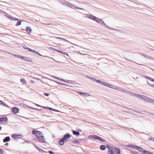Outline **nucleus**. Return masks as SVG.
<instances>
[{"mask_svg": "<svg viewBox=\"0 0 154 154\" xmlns=\"http://www.w3.org/2000/svg\"><path fill=\"white\" fill-rule=\"evenodd\" d=\"M85 17L87 18L92 20H93L95 21L97 23L104 26V27L109 29H110L113 30H116V29L112 28L109 26L106 25L101 19L97 18L96 17L92 15L91 14H86Z\"/></svg>", "mask_w": 154, "mask_h": 154, "instance_id": "nucleus-1", "label": "nucleus"}, {"mask_svg": "<svg viewBox=\"0 0 154 154\" xmlns=\"http://www.w3.org/2000/svg\"><path fill=\"white\" fill-rule=\"evenodd\" d=\"M32 134H35L36 137L39 141L43 143H46L45 139L42 132L38 131H36L34 130L32 131Z\"/></svg>", "mask_w": 154, "mask_h": 154, "instance_id": "nucleus-2", "label": "nucleus"}, {"mask_svg": "<svg viewBox=\"0 0 154 154\" xmlns=\"http://www.w3.org/2000/svg\"><path fill=\"white\" fill-rule=\"evenodd\" d=\"M97 83H100L104 86H106L115 90H116L118 91L121 90V88L117 86H115L110 84L106 82H101L99 80H98V81H97Z\"/></svg>", "mask_w": 154, "mask_h": 154, "instance_id": "nucleus-3", "label": "nucleus"}, {"mask_svg": "<svg viewBox=\"0 0 154 154\" xmlns=\"http://www.w3.org/2000/svg\"><path fill=\"white\" fill-rule=\"evenodd\" d=\"M70 136L69 134H65L63 138L61 139L59 141V143L60 145H63L64 143L67 141L69 139Z\"/></svg>", "mask_w": 154, "mask_h": 154, "instance_id": "nucleus-4", "label": "nucleus"}, {"mask_svg": "<svg viewBox=\"0 0 154 154\" xmlns=\"http://www.w3.org/2000/svg\"><path fill=\"white\" fill-rule=\"evenodd\" d=\"M137 97L139 98H141L147 102L151 103L154 104V100L151 98L147 97L143 95L141 96L138 95Z\"/></svg>", "mask_w": 154, "mask_h": 154, "instance_id": "nucleus-5", "label": "nucleus"}, {"mask_svg": "<svg viewBox=\"0 0 154 154\" xmlns=\"http://www.w3.org/2000/svg\"><path fill=\"white\" fill-rule=\"evenodd\" d=\"M88 138L89 139H91L92 138H93L95 139H97L102 142H104L105 141V140L103 138H100V137L95 135H90L88 136Z\"/></svg>", "mask_w": 154, "mask_h": 154, "instance_id": "nucleus-6", "label": "nucleus"}, {"mask_svg": "<svg viewBox=\"0 0 154 154\" xmlns=\"http://www.w3.org/2000/svg\"><path fill=\"white\" fill-rule=\"evenodd\" d=\"M60 3L63 5H64L65 6H67L68 7H70L71 4L69 2H68L66 1H60Z\"/></svg>", "mask_w": 154, "mask_h": 154, "instance_id": "nucleus-7", "label": "nucleus"}, {"mask_svg": "<svg viewBox=\"0 0 154 154\" xmlns=\"http://www.w3.org/2000/svg\"><path fill=\"white\" fill-rule=\"evenodd\" d=\"M108 149V154H114V152L113 151V149L112 147H107Z\"/></svg>", "mask_w": 154, "mask_h": 154, "instance_id": "nucleus-8", "label": "nucleus"}, {"mask_svg": "<svg viewBox=\"0 0 154 154\" xmlns=\"http://www.w3.org/2000/svg\"><path fill=\"white\" fill-rule=\"evenodd\" d=\"M11 111L14 113L17 114L19 112V109L16 107H13L11 109Z\"/></svg>", "mask_w": 154, "mask_h": 154, "instance_id": "nucleus-9", "label": "nucleus"}, {"mask_svg": "<svg viewBox=\"0 0 154 154\" xmlns=\"http://www.w3.org/2000/svg\"><path fill=\"white\" fill-rule=\"evenodd\" d=\"M69 8H71L73 9H75L76 8H77L78 9H81V10H84L82 8L77 7L75 5L72 4H71Z\"/></svg>", "mask_w": 154, "mask_h": 154, "instance_id": "nucleus-10", "label": "nucleus"}, {"mask_svg": "<svg viewBox=\"0 0 154 154\" xmlns=\"http://www.w3.org/2000/svg\"><path fill=\"white\" fill-rule=\"evenodd\" d=\"M21 134L18 135L16 134H13L12 136V137L14 139L21 137Z\"/></svg>", "mask_w": 154, "mask_h": 154, "instance_id": "nucleus-11", "label": "nucleus"}, {"mask_svg": "<svg viewBox=\"0 0 154 154\" xmlns=\"http://www.w3.org/2000/svg\"><path fill=\"white\" fill-rule=\"evenodd\" d=\"M134 149H137L139 151L142 152L143 151V149H142V148L140 146H134Z\"/></svg>", "mask_w": 154, "mask_h": 154, "instance_id": "nucleus-12", "label": "nucleus"}, {"mask_svg": "<svg viewBox=\"0 0 154 154\" xmlns=\"http://www.w3.org/2000/svg\"><path fill=\"white\" fill-rule=\"evenodd\" d=\"M114 151L116 153V154H121V151L119 148H115Z\"/></svg>", "mask_w": 154, "mask_h": 154, "instance_id": "nucleus-13", "label": "nucleus"}, {"mask_svg": "<svg viewBox=\"0 0 154 154\" xmlns=\"http://www.w3.org/2000/svg\"><path fill=\"white\" fill-rule=\"evenodd\" d=\"M10 138L9 137H7L3 139V141L4 143H6L9 141Z\"/></svg>", "mask_w": 154, "mask_h": 154, "instance_id": "nucleus-14", "label": "nucleus"}, {"mask_svg": "<svg viewBox=\"0 0 154 154\" xmlns=\"http://www.w3.org/2000/svg\"><path fill=\"white\" fill-rule=\"evenodd\" d=\"M63 82L68 83L69 84H73V81H72L69 80H66L63 79Z\"/></svg>", "mask_w": 154, "mask_h": 154, "instance_id": "nucleus-15", "label": "nucleus"}, {"mask_svg": "<svg viewBox=\"0 0 154 154\" xmlns=\"http://www.w3.org/2000/svg\"><path fill=\"white\" fill-rule=\"evenodd\" d=\"M34 146L35 147L36 149L38 150L40 152H42V151L44 152V150H43L42 149H41L40 148L37 146V145H35V144H34Z\"/></svg>", "mask_w": 154, "mask_h": 154, "instance_id": "nucleus-16", "label": "nucleus"}, {"mask_svg": "<svg viewBox=\"0 0 154 154\" xmlns=\"http://www.w3.org/2000/svg\"><path fill=\"white\" fill-rule=\"evenodd\" d=\"M56 38L57 39H61V40H63V41H66L67 42H69L71 43L72 44V45L73 44V43H72L71 42H69L68 40H67L66 39H65L64 38H60V37H56Z\"/></svg>", "mask_w": 154, "mask_h": 154, "instance_id": "nucleus-17", "label": "nucleus"}, {"mask_svg": "<svg viewBox=\"0 0 154 154\" xmlns=\"http://www.w3.org/2000/svg\"><path fill=\"white\" fill-rule=\"evenodd\" d=\"M8 119L7 117L0 118V122L3 121L6 122L7 121Z\"/></svg>", "mask_w": 154, "mask_h": 154, "instance_id": "nucleus-18", "label": "nucleus"}, {"mask_svg": "<svg viewBox=\"0 0 154 154\" xmlns=\"http://www.w3.org/2000/svg\"><path fill=\"white\" fill-rule=\"evenodd\" d=\"M86 77H87L88 78L90 79H91L92 81H93L96 82H97V81H98V80H96L94 78L88 76H86Z\"/></svg>", "mask_w": 154, "mask_h": 154, "instance_id": "nucleus-19", "label": "nucleus"}, {"mask_svg": "<svg viewBox=\"0 0 154 154\" xmlns=\"http://www.w3.org/2000/svg\"><path fill=\"white\" fill-rule=\"evenodd\" d=\"M100 148L101 150H105L106 149V147L104 145H101L100 146Z\"/></svg>", "mask_w": 154, "mask_h": 154, "instance_id": "nucleus-20", "label": "nucleus"}, {"mask_svg": "<svg viewBox=\"0 0 154 154\" xmlns=\"http://www.w3.org/2000/svg\"><path fill=\"white\" fill-rule=\"evenodd\" d=\"M73 134L74 135H76V136H79L80 134L79 132H77V131H73Z\"/></svg>", "mask_w": 154, "mask_h": 154, "instance_id": "nucleus-21", "label": "nucleus"}, {"mask_svg": "<svg viewBox=\"0 0 154 154\" xmlns=\"http://www.w3.org/2000/svg\"><path fill=\"white\" fill-rule=\"evenodd\" d=\"M17 21H18V22L16 24V26H18L20 25L21 23V21H20V20L19 19V20Z\"/></svg>", "mask_w": 154, "mask_h": 154, "instance_id": "nucleus-22", "label": "nucleus"}, {"mask_svg": "<svg viewBox=\"0 0 154 154\" xmlns=\"http://www.w3.org/2000/svg\"><path fill=\"white\" fill-rule=\"evenodd\" d=\"M142 55L143 56H144V57H146V58H147V59H151V57L149 56V55H146L145 54H142Z\"/></svg>", "mask_w": 154, "mask_h": 154, "instance_id": "nucleus-23", "label": "nucleus"}, {"mask_svg": "<svg viewBox=\"0 0 154 154\" xmlns=\"http://www.w3.org/2000/svg\"><path fill=\"white\" fill-rule=\"evenodd\" d=\"M20 81L21 82L23 83V84L25 85L26 84V82L24 79H21Z\"/></svg>", "mask_w": 154, "mask_h": 154, "instance_id": "nucleus-24", "label": "nucleus"}, {"mask_svg": "<svg viewBox=\"0 0 154 154\" xmlns=\"http://www.w3.org/2000/svg\"><path fill=\"white\" fill-rule=\"evenodd\" d=\"M29 51H31L33 53L35 54H37L38 53V52H37L35 51L31 50L30 49H29Z\"/></svg>", "mask_w": 154, "mask_h": 154, "instance_id": "nucleus-25", "label": "nucleus"}, {"mask_svg": "<svg viewBox=\"0 0 154 154\" xmlns=\"http://www.w3.org/2000/svg\"><path fill=\"white\" fill-rule=\"evenodd\" d=\"M11 20H19V19L15 18L14 17H11L10 18Z\"/></svg>", "mask_w": 154, "mask_h": 154, "instance_id": "nucleus-26", "label": "nucleus"}, {"mask_svg": "<svg viewBox=\"0 0 154 154\" xmlns=\"http://www.w3.org/2000/svg\"><path fill=\"white\" fill-rule=\"evenodd\" d=\"M72 143H73L78 144L79 143V141L77 140H75L72 141Z\"/></svg>", "mask_w": 154, "mask_h": 154, "instance_id": "nucleus-27", "label": "nucleus"}, {"mask_svg": "<svg viewBox=\"0 0 154 154\" xmlns=\"http://www.w3.org/2000/svg\"><path fill=\"white\" fill-rule=\"evenodd\" d=\"M21 59L24 60H25L27 61H28V59L26 57L22 56V57Z\"/></svg>", "mask_w": 154, "mask_h": 154, "instance_id": "nucleus-28", "label": "nucleus"}, {"mask_svg": "<svg viewBox=\"0 0 154 154\" xmlns=\"http://www.w3.org/2000/svg\"><path fill=\"white\" fill-rule=\"evenodd\" d=\"M142 152H143V154H146V153H149V151L143 150Z\"/></svg>", "mask_w": 154, "mask_h": 154, "instance_id": "nucleus-29", "label": "nucleus"}, {"mask_svg": "<svg viewBox=\"0 0 154 154\" xmlns=\"http://www.w3.org/2000/svg\"><path fill=\"white\" fill-rule=\"evenodd\" d=\"M14 56L20 58L21 59V58L22 57V56H21L19 55H15Z\"/></svg>", "mask_w": 154, "mask_h": 154, "instance_id": "nucleus-30", "label": "nucleus"}, {"mask_svg": "<svg viewBox=\"0 0 154 154\" xmlns=\"http://www.w3.org/2000/svg\"><path fill=\"white\" fill-rule=\"evenodd\" d=\"M145 78L148 79L150 81H152V78L149 77H148V76H145Z\"/></svg>", "mask_w": 154, "mask_h": 154, "instance_id": "nucleus-31", "label": "nucleus"}, {"mask_svg": "<svg viewBox=\"0 0 154 154\" xmlns=\"http://www.w3.org/2000/svg\"><path fill=\"white\" fill-rule=\"evenodd\" d=\"M76 1L77 2H78L79 3H83V2H82L83 0H76Z\"/></svg>", "mask_w": 154, "mask_h": 154, "instance_id": "nucleus-32", "label": "nucleus"}, {"mask_svg": "<svg viewBox=\"0 0 154 154\" xmlns=\"http://www.w3.org/2000/svg\"><path fill=\"white\" fill-rule=\"evenodd\" d=\"M49 49L53 51H55L56 50V49H54L52 47L49 48Z\"/></svg>", "mask_w": 154, "mask_h": 154, "instance_id": "nucleus-33", "label": "nucleus"}, {"mask_svg": "<svg viewBox=\"0 0 154 154\" xmlns=\"http://www.w3.org/2000/svg\"><path fill=\"white\" fill-rule=\"evenodd\" d=\"M131 153L133 154H138L137 153V152H136L133 151H131L130 152Z\"/></svg>", "mask_w": 154, "mask_h": 154, "instance_id": "nucleus-34", "label": "nucleus"}, {"mask_svg": "<svg viewBox=\"0 0 154 154\" xmlns=\"http://www.w3.org/2000/svg\"><path fill=\"white\" fill-rule=\"evenodd\" d=\"M83 95H85V96H90V95L87 93H83Z\"/></svg>", "mask_w": 154, "mask_h": 154, "instance_id": "nucleus-35", "label": "nucleus"}, {"mask_svg": "<svg viewBox=\"0 0 154 154\" xmlns=\"http://www.w3.org/2000/svg\"><path fill=\"white\" fill-rule=\"evenodd\" d=\"M43 108H46L47 109H49L50 110H52V108H50L48 107H43Z\"/></svg>", "mask_w": 154, "mask_h": 154, "instance_id": "nucleus-36", "label": "nucleus"}, {"mask_svg": "<svg viewBox=\"0 0 154 154\" xmlns=\"http://www.w3.org/2000/svg\"><path fill=\"white\" fill-rule=\"evenodd\" d=\"M56 79H58L59 80L62 81H63V79H60V78L57 77H56Z\"/></svg>", "mask_w": 154, "mask_h": 154, "instance_id": "nucleus-37", "label": "nucleus"}, {"mask_svg": "<svg viewBox=\"0 0 154 154\" xmlns=\"http://www.w3.org/2000/svg\"><path fill=\"white\" fill-rule=\"evenodd\" d=\"M3 150L1 149H0V154H3Z\"/></svg>", "mask_w": 154, "mask_h": 154, "instance_id": "nucleus-38", "label": "nucleus"}, {"mask_svg": "<svg viewBox=\"0 0 154 154\" xmlns=\"http://www.w3.org/2000/svg\"><path fill=\"white\" fill-rule=\"evenodd\" d=\"M49 153L51 154H54V152L51 151H49L48 152Z\"/></svg>", "mask_w": 154, "mask_h": 154, "instance_id": "nucleus-39", "label": "nucleus"}, {"mask_svg": "<svg viewBox=\"0 0 154 154\" xmlns=\"http://www.w3.org/2000/svg\"><path fill=\"white\" fill-rule=\"evenodd\" d=\"M62 53L63 54H65L69 57V55L67 53H66L63 52Z\"/></svg>", "mask_w": 154, "mask_h": 154, "instance_id": "nucleus-40", "label": "nucleus"}, {"mask_svg": "<svg viewBox=\"0 0 154 154\" xmlns=\"http://www.w3.org/2000/svg\"><path fill=\"white\" fill-rule=\"evenodd\" d=\"M44 95H45V96H48L49 95V94L47 93H44Z\"/></svg>", "mask_w": 154, "mask_h": 154, "instance_id": "nucleus-41", "label": "nucleus"}, {"mask_svg": "<svg viewBox=\"0 0 154 154\" xmlns=\"http://www.w3.org/2000/svg\"><path fill=\"white\" fill-rule=\"evenodd\" d=\"M129 146V147H134V146H132L131 145V144H129L128 145V146Z\"/></svg>", "mask_w": 154, "mask_h": 154, "instance_id": "nucleus-42", "label": "nucleus"}, {"mask_svg": "<svg viewBox=\"0 0 154 154\" xmlns=\"http://www.w3.org/2000/svg\"><path fill=\"white\" fill-rule=\"evenodd\" d=\"M55 82H56L57 84L60 85V83L59 82H57V81H55Z\"/></svg>", "mask_w": 154, "mask_h": 154, "instance_id": "nucleus-43", "label": "nucleus"}, {"mask_svg": "<svg viewBox=\"0 0 154 154\" xmlns=\"http://www.w3.org/2000/svg\"><path fill=\"white\" fill-rule=\"evenodd\" d=\"M55 51H57L59 52H60V53H62L63 52L61 51H59V50H56Z\"/></svg>", "mask_w": 154, "mask_h": 154, "instance_id": "nucleus-44", "label": "nucleus"}, {"mask_svg": "<svg viewBox=\"0 0 154 154\" xmlns=\"http://www.w3.org/2000/svg\"><path fill=\"white\" fill-rule=\"evenodd\" d=\"M148 140H154V138H149L148 139Z\"/></svg>", "mask_w": 154, "mask_h": 154, "instance_id": "nucleus-45", "label": "nucleus"}, {"mask_svg": "<svg viewBox=\"0 0 154 154\" xmlns=\"http://www.w3.org/2000/svg\"><path fill=\"white\" fill-rule=\"evenodd\" d=\"M52 110L54 111H57V112H59V111L58 110H57L56 109H52Z\"/></svg>", "mask_w": 154, "mask_h": 154, "instance_id": "nucleus-46", "label": "nucleus"}, {"mask_svg": "<svg viewBox=\"0 0 154 154\" xmlns=\"http://www.w3.org/2000/svg\"><path fill=\"white\" fill-rule=\"evenodd\" d=\"M37 54H38L40 56H42V55L41 54H39L38 52V53Z\"/></svg>", "mask_w": 154, "mask_h": 154, "instance_id": "nucleus-47", "label": "nucleus"}, {"mask_svg": "<svg viewBox=\"0 0 154 154\" xmlns=\"http://www.w3.org/2000/svg\"><path fill=\"white\" fill-rule=\"evenodd\" d=\"M31 82H32V83H35V82L34 81H31Z\"/></svg>", "mask_w": 154, "mask_h": 154, "instance_id": "nucleus-48", "label": "nucleus"}, {"mask_svg": "<svg viewBox=\"0 0 154 154\" xmlns=\"http://www.w3.org/2000/svg\"><path fill=\"white\" fill-rule=\"evenodd\" d=\"M60 85H66L63 83H60Z\"/></svg>", "mask_w": 154, "mask_h": 154, "instance_id": "nucleus-49", "label": "nucleus"}, {"mask_svg": "<svg viewBox=\"0 0 154 154\" xmlns=\"http://www.w3.org/2000/svg\"><path fill=\"white\" fill-rule=\"evenodd\" d=\"M26 28H27V30L28 31V30L29 29V27H27Z\"/></svg>", "mask_w": 154, "mask_h": 154, "instance_id": "nucleus-50", "label": "nucleus"}, {"mask_svg": "<svg viewBox=\"0 0 154 154\" xmlns=\"http://www.w3.org/2000/svg\"><path fill=\"white\" fill-rule=\"evenodd\" d=\"M148 154H153V153L152 152H149V153H148Z\"/></svg>", "mask_w": 154, "mask_h": 154, "instance_id": "nucleus-51", "label": "nucleus"}, {"mask_svg": "<svg viewBox=\"0 0 154 154\" xmlns=\"http://www.w3.org/2000/svg\"><path fill=\"white\" fill-rule=\"evenodd\" d=\"M53 78H56V77H57L55 76H53Z\"/></svg>", "mask_w": 154, "mask_h": 154, "instance_id": "nucleus-52", "label": "nucleus"}, {"mask_svg": "<svg viewBox=\"0 0 154 154\" xmlns=\"http://www.w3.org/2000/svg\"><path fill=\"white\" fill-rule=\"evenodd\" d=\"M151 81L154 82V79H153L152 78V81Z\"/></svg>", "mask_w": 154, "mask_h": 154, "instance_id": "nucleus-53", "label": "nucleus"}, {"mask_svg": "<svg viewBox=\"0 0 154 154\" xmlns=\"http://www.w3.org/2000/svg\"><path fill=\"white\" fill-rule=\"evenodd\" d=\"M29 32H31V30H32V29L30 28H29Z\"/></svg>", "mask_w": 154, "mask_h": 154, "instance_id": "nucleus-54", "label": "nucleus"}, {"mask_svg": "<svg viewBox=\"0 0 154 154\" xmlns=\"http://www.w3.org/2000/svg\"><path fill=\"white\" fill-rule=\"evenodd\" d=\"M149 85H150L151 86H152V87H153V86H154V85H151L150 84H149Z\"/></svg>", "mask_w": 154, "mask_h": 154, "instance_id": "nucleus-55", "label": "nucleus"}, {"mask_svg": "<svg viewBox=\"0 0 154 154\" xmlns=\"http://www.w3.org/2000/svg\"><path fill=\"white\" fill-rule=\"evenodd\" d=\"M79 93L80 94H83V93H82V92H79Z\"/></svg>", "mask_w": 154, "mask_h": 154, "instance_id": "nucleus-56", "label": "nucleus"}, {"mask_svg": "<svg viewBox=\"0 0 154 154\" xmlns=\"http://www.w3.org/2000/svg\"><path fill=\"white\" fill-rule=\"evenodd\" d=\"M1 129H2V127L1 126H0V131L1 130Z\"/></svg>", "mask_w": 154, "mask_h": 154, "instance_id": "nucleus-57", "label": "nucleus"}, {"mask_svg": "<svg viewBox=\"0 0 154 154\" xmlns=\"http://www.w3.org/2000/svg\"><path fill=\"white\" fill-rule=\"evenodd\" d=\"M5 145H6V146H7L8 145V143H6Z\"/></svg>", "mask_w": 154, "mask_h": 154, "instance_id": "nucleus-58", "label": "nucleus"}, {"mask_svg": "<svg viewBox=\"0 0 154 154\" xmlns=\"http://www.w3.org/2000/svg\"><path fill=\"white\" fill-rule=\"evenodd\" d=\"M25 49H28V50H29V48H25Z\"/></svg>", "mask_w": 154, "mask_h": 154, "instance_id": "nucleus-59", "label": "nucleus"}, {"mask_svg": "<svg viewBox=\"0 0 154 154\" xmlns=\"http://www.w3.org/2000/svg\"><path fill=\"white\" fill-rule=\"evenodd\" d=\"M1 103H5L3 102H2V101H1Z\"/></svg>", "mask_w": 154, "mask_h": 154, "instance_id": "nucleus-60", "label": "nucleus"}, {"mask_svg": "<svg viewBox=\"0 0 154 154\" xmlns=\"http://www.w3.org/2000/svg\"><path fill=\"white\" fill-rule=\"evenodd\" d=\"M36 109V110H39V109Z\"/></svg>", "mask_w": 154, "mask_h": 154, "instance_id": "nucleus-61", "label": "nucleus"}, {"mask_svg": "<svg viewBox=\"0 0 154 154\" xmlns=\"http://www.w3.org/2000/svg\"><path fill=\"white\" fill-rule=\"evenodd\" d=\"M150 114H152V115H154V114H152V113H150Z\"/></svg>", "mask_w": 154, "mask_h": 154, "instance_id": "nucleus-62", "label": "nucleus"}, {"mask_svg": "<svg viewBox=\"0 0 154 154\" xmlns=\"http://www.w3.org/2000/svg\"><path fill=\"white\" fill-rule=\"evenodd\" d=\"M78 53H79V54H81L82 53H79V52H78Z\"/></svg>", "mask_w": 154, "mask_h": 154, "instance_id": "nucleus-63", "label": "nucleus"}]
</instances>
